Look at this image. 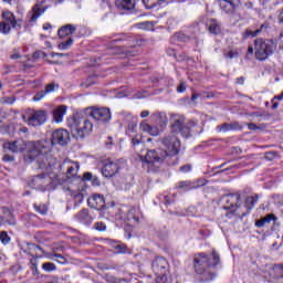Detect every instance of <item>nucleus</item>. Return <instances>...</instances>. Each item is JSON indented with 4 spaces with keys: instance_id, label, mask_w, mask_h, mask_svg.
I'll list each match as a JSON object with an SVG mask.
<instances>
[{
    "instance_id": "obj_37",
    "label": "nucleus",
    "mask_w": 283,
    "mask_h": 283,
    "mask_svg": "<svg viewBox=\"0 0 283 283\" xmlns=\"http://www.w3.org/2000/svg\"><path fill=\"white\" fill-rule=\"evenodd\" d=\"M36 258L39 256H35L34 259H31V271L33 273V275H39L40 272H39V262L36 261Z\"/></svg>"
},
{
    "instance_id": "obj_48",
    "label": "nucleus",
    "mask_w": 283,
    "mask_h": 283,
    "mask_svg": "<svg viewBox=\"0 0 283 283\" xmlns=\"http://www.w3.org/2000/svg\"><path fill=\"white\" fill-rule=\"evenodd\" d=\"M29 251H41L43 253V248H40L38 244L29 243Z\"/></svg>"
},
{
    "instance_id": "obj_36",
    "label": "nucleus",
    "mask_w": 283,
    "mask_h": 283,
    "mask_svg": "<svg viewBox=\"0 0 283 283\" xmlns=\"http://www.w3.org/2000/svg\"><path fill=\"white\" fill-rule=\"evenodd\" d=\"M72 45H74V39L70 38L67 41L65 42H61L57 48L60 50H69V48H72Z\"/></svg>"
},
{
    "instance_id": "obj_51",
    "label": "nucleus",
    "mask_w": 283,
    "mask_h": 283,
    "mask_svg": "<svg viewBox=\"0 0 283 283\" xmlns=\"http://www.w3.org/2000/svg\"><path fill=\"white\" fill-rule=\"evenodd\" d=\"M248 125V129H250V132H255V129H260V127H258V125L253 124V123H249Z\"/></svg>"
},
{
    "instance_id": "obj_52",
    "label": "nucleus",
    "mask_w": 283,
    "mask_h": 283,
    "mask_svg": "<svg viewBox=\"0 0 283 283\" xmlns=\"http://www.w3.org/2000/svg\"><path fill=\"white\" fill-rule=\"evenodd\" d=\"M54 56H60V59H63V56H69L67 53H51V59H54Z\"/></svg>"
},
{
    "instance_id": "obj_50",
    "label": "nucleus",
    "mask_w": 283,
    "mask_h": 283,
    "mask_svg": "<svg viewBox=\"0 0 283 283\" xmlns=\"http://www.w3.org/2000/svg\"><path fill=\"white\" fill-rule=\"evenodd\" d=\"M180 171H182L184 174H188V171H191V165H184L180 168Z\"/></svg>"
},
{
    "instance_id": "obj_16",
    "label": "nucleus",
    "mask_w": 283,
    "mask_h": 283,
    "mask_svg": "<svg viewBox=\"0 0 283 283\" xmlns=\"http://www.w3.org/2000/svg\"><path fill=\"white\" fill-rule=\"evenodd\" d=\"M48 10L46 7L43 4L36 3L35 6L32 7V10L28 13V19L30 23H36L39 20V17L42 14H45V11Z\"/></svg>"
},
{
    "instance_id": "obj_30",
    "label": "nucleus",
    "mask_w": 283,
    "mask_h": 283,
    "mask_svg": "<svg viewBox=\"0 0 283 283\" xmlns=\"http://www.w3.org/2000/svg\"><path fill=\"white\" fill-rule=\"evenodd\" d=\"M130 140L134 149H136L137 147H145V143H143V135L140 134H135L130 136Z\"/></svg>"
},
{
    "instance_id": "obj_4",
    "label": "nucleus",
    "mask_w": 283,
    "mask_h": 283,
    "mask_svg": "<svg viewBox=\"0 0 283 283\" xmlns=\"http://www.w3.org/2000/svg\"><path fill=\"white\" fill-rule=\"evenodd\" d=\"M67 127L71 129L73 138H85L91 134L94 125L90 119L81 118L78 115H72L67 118Z\"/></svg>"
},
{
    "instance_id": "obj_24",
    "label": "nucleus",
    "mask_w": 283,
    "mask_h": 283,
    "mask_svg": "<svg viewBox=\"0 0 283 283\" xmlns=\"http://www.w3.org/2000/svg\"><path fill=\"white\" fill-rule=\"evenodd\" d=\"M240 4H235V2H231L228 0H221L220 2V9L226 12V14H231V12L235 11V8H238Z\"/></svg>"
},
{
    "instance_id": "obj_41",
    "label": "nucleus",
    "mask_w": 283,
    "mask_h": 283,
    "mask_svg": "<svg viewBox=\"0 0 283 283\" xmlns=\"http://www.w3.org/2000/svg\"><path fill=\"white\" fill-rule=\"evenodd\" d=\"M96 231H107V226L103 221H98L94 224Z\"/></svg>"
},
{
    "instance_id": "obj_63",
    "label": "nucleus",
    "mask_w": 283,
    "mask_h": 283,
    "mask_svg": "<svg viewBox=\"0 0 283 283\" xmlns=\"http://www.w3.org/2000/svg\"><path fill=\"white\" fill-rule=\"evenodd\" d=\"M200 98V95L198 93H193L191 96V101H198Z\"/></svg>"
},
{
    "instance_id": "obj_23",
    "label": "nucleus",
    "mask_w": 283,
    "mask_h": 283,
    "mask_svg": "<svg viewBox=\"0 0 283 283\" xmlns=\"http://www.w3.org/2000/svg\"><path fill=\"white\" fill-rule=\"evenodd\" d=\"M67 113V106L61 105L53 109V120L55 123H63V116Z\"/></svg>"
},
{
    "instance_id": "obj_26",
    "label": "nucleus",
    "mask_w": 283,
    "mask_h": 283,
    "mask_svg": "<svg viewBox=\"0 0 283 283\" xmlns=\"http://www.w3.org/2000/svg\"><path fill=\"white\" fill-rule=\"evenodd\" d=\"M142 132H145L146 134H149L150 136H158L160 134V130L156 126H151L147 124L146 122H142L139 125Z\"/></svg>"
},
{
    "instance_id": "obj_9",
    "label": "nucleus",
    "mask_w": 283,
    "mask_h": 283,
    "mask_svg": "<svg viewBox=\"0 0 283 283\" xmlns=\"http://www.w3.org/2000/svg\"><path fill=\"white\" fill-rule=\"evenodd\" d=\"M240 193H232L224 197L226 206H223V209L226 211H229L227 213V218H231L235 213V210L240 208Z\"/></svg>"
},
{
    "instance_id": "obj_44",
    "label": "nucleus",
    "mask_w": 283,
    "mask_h": 283,
    "mask_svg": "<svg viewBox=\"0 0 283 283\" xmlns=\"http://www.w3.org/2000/svg\"><path fill=\"white\" fill-rule=\"evenodd\" d=\"M56 87H59V85H56V84H54V83L48 84V85L45 86L44 92H45L46 94H52V92H54V91L56 90Z\"/></svg>"
},
{
    "instance_id": "obj_42",
    "label": "nucleus",
    "mask_w": 283,
    "mask_h": 283,
    "mask_svg": "<svg viewBox=\"0 0 283 283\" xmlns=\"http://www.w3.org/2000/svg\"><path fill=\"white\" fill-rule=\"evenodd\" d=\"M14 101H17V97H14V96L1 98V103H3L4 105H13Z\"/></svg>"
},
{
    "instance_id": "obj_57",
    "label": "nucleus",
    "mask_w": 283,
    "mask_h": 283,
    "mask_svg": "<svg viewBox=\"0 0 283 283\" xmlns=\"http://www.w3.org/2000/svg\"><path fill=\"white\" fill-rule=\"evenodd\" d=\"M244 8H247L248 10H253V2H251V1L245 2Z\"/></svg>"
},
{
    "instance_id": "obj_17",
    "label": "nucleus",
    "mask_w": 283,
    "mask_h": 283,
    "mask_svg": "<svg viewBox=\"0 0 283 283\" xmlns=\"http://www.w3.org/2000/svg\"><path fill=\"white\" fill-rule=\"evenodd\" d=\"M199 187H205V182L201 180L191 181H179L176 186V189H181L182 191H191V189H198Z\"/></svg>"
},
{
    "instance_id": "obj_10",
    "label": "nucleus",
    "mask_w": 283,
    "mask_h": 283,
    "mask_svg": "<svg viewBox=\"0 0 283 283\" xmlns=\"http://www.w3.org/2000/svg\"><path fill=\"white\" fill-rule=\"evenodd\" d=\"M50 182H51L50 176L43 174V175L34 176L29 181V186L32 189H36L38 191H45V189H48V186L50 185Z\"/></svg>"
},
{
    "instance_id": "obj_49",
    "label": "nucleus",
    "mask_w": 283,
    "mask_h": 283,
    "mask_svg": "<svg viewBox=\"0 0 283 283\" xmlns=\"http://www.w3.org/2000/svg\"><path fill=\"white\" fill-rule=\"evenodd\" d=\"M3 163H12L14 160V156L6 154L2 157Z\"/></svg>"
},
{
    "instance_id": "obj_43",
    "label": "nucleus",
    "mask_w": 283,
    "mask_h": 283,
    "mask_svg": "<svg viewBox=\"0 0 283 283\" xmlns=\"http://www.w3.org/2000/svg\"><path fill=\"white\" fill-rule=\"evenodd\" d=\"M8 216H9V219L2 218V222H7L8 224H11V226L17 224V221L14 220L12 212H8Z\"/></svg>"
},
{
    "instance_id": "obj_19",
    "label": "nucleus",
    "mask_w": 283,
    "mask_h": 283,
    "mask_svg": "<svg viewBox=\"0 0 283 283\" xmlns=\"http://www.w3.org/2000/svg\"><path fill=\"white\" fill-rule=\"evenodd\" d=\"M60 167L61 169H63V167L66 168V178H74V176L78 174V163L64 160L63 165H61Z\"/></svg>"
},
{
    "instance_id": "obj_32",
    "label": "nucleus",
    "mask_w": 283,
    "mask_h": 283,
    "mask_svg": "<svg viewBox=\"0 0 283 283\" xmlns=\"http://www.w3.org/2000/svg\"><path fill=\"white\" fill-rule=\"evenodd\" d=\"M139 30H154V22L145 21L136 24Z\"/></svg>"
},
{
    "instance_id": "obj_18",
    "label": "nucleus",
    "mask_w": 283,
    "mask_h": 283,
    "mask_svg": "<svg viewBox=\"0 0 283 283\" xmlns=\"http://www.w3.org/2000/svg\"><path fill=\"white\" fill-rule=\"evenodd\" d=\"M4 149L8 151H12L13 154H20L25 149V143L23 140H14L4 143Z\"/></svg>"
},
{
    "instance_id": "obj_31",
    "label": "nucleus",
    "mask_w": 283,
    "mask_h": 283,
    "mask_svg": "<svg viewBox=\"0 0 283 283\" xmlns=\"http://www.w3.org/2000/svg\"><path fill=\"white\" fill-rule=\"evenodd\" d=\"M258 200H260V197L258 195L250 196L245 199V207L249 211H251L255 205H258Z\"/></svg>"
},
{
    "instance_id": "obj_20",
    "label": "nucleus",
    "mask_w": 283,
    "mask_h": 283,
    "mask_svg": "<svg viewBox=\"0 0 283 283\" xmlns=\"http://www.w3.org/2000/svg\"><path fill=\"white\" fill-rule=\"evenodd\" d=\"M206 27L210 34L218 35V34H221V32H222V23H220V21H218L216 19L208 20V22L206 23Z\"/></svg>"
},
{
    "instance_id": "obj_34",
    "label": "nucleus",
    "mask_w": 283,
    "mask_h": 283,
    "mask_svg": "<svg viewBox=\"0 0 283 283\" xmlns=\"http://www.w3.org/2000/svg\"><path fill=\"white\" fill-rule=\"evenodd\" d=\"M11 240L12 239L10 238V235H8L7 231H1L0 232L1 244L8 245V244H10Z\"/></svg>"
},
{
    "instance_id": "obj_60",
    "label": "nucleus",
    "mask_w": 283,
    "mask_h": 283,
    "mask_svg": "<svg viewBox=\"0 0 283 283\" xmlns=\"http://www.w3.org/2000/svg\"><path fill=\"white\" fill-rule=\"evenodd\" d=\"M19 132H21V134H28L29 129H28V127L22 126L19 128Z\"/></svg>"
},
{
    "instance_id": "obj_38",
    "label": "nucleus",
    "mask_w": 283,
    "mask_h": 283,
    "mask_svg": "<svg viewBox=\"0 0 283 283\" xmlns=\"http://www.w3.org/2000/svg\"><path fill=\"white\" fill-rule=\"evenodd\" d=\"M136 208H130L127 213L128 220H134V222H138V214Z\"/></svg>"
},
{
    "instance_id": "obj_40",
    "label": "nucleus",
    "mask_w": 283,
    "mask_h": 283,
    "mask_svg": "<svg viewBox=\"0 0 283 283\" xmlns=\"http://www.w3.org/2000/svg\"><path fill=\"white\" fill-rule=\"evenodd\" d=\"M45 96H48V93H45V91H40L33 96V101L35 102L43 101Z\"/></svg>"
},
{
    "instance_id": "obj_5",
    "label": "nucleus",
    "mask_w": 283,
    "mask_h": 283,
    "mask_svg": "<svg viewBox=\"0 0 283 283\" xmlns=\"http://www.w3.org/2000/svg\"><path fill=\"white\" fill-rule=\"evenodd\" d=\"M255 59L258 61H266L269 56L275 54L277 42L273 39L258 38L254 40Z\"/></svg>"
},
{
    "instance_id": "obj_56",
    "label": "nucleus",
    "mask_w": 283,
    "mask_h": 283,
    "mask_svg": "<svg viewBox=\"0 0 283 283\" xmlns=\"http://www.w3.org/2000/svg\"><path fill=\"white\" fill-rule=\"evenodd\" d=\"M273 156H275V153H266L265 154L266 160H273Z\"/></svg>"
},
{
    "instance_id": "obj_58",
    "label": "nucleus",
    "mask_w": 283,
    "mask_h": 283,
    "mask_svg": "<svg viewBox=\"0 0 283 283\" xmlns=\"http://www.w3.org/2000/svg\"><path fill=\"white\" fill-rule=\"evenodd\" d=\"M147 116H149V111H143V112L140 113V117H142V118H147Z\"/></svg>"
},
{
    "instance_id": "obj_27",
    "label": "nucleus",
    "mask_w": 283,
    "mask_h": 283,
    "mask_svg": "<svg viewBox=\"0 0 283 283\" xmlns=\"http://www.w3.org/2000/svg\"><path fill=\"white\" fill-rule=\"evenodd\" d=\"M145 8L147 10H151L153 8H156V6H167V3H171V0H142Z\"/></svg>"
},
{
    "instance_id": "obj_29",
    "label": "nucleus",
    "mask_w": 283,
    "mask_h": 283,
    "mask_svg": "<svg viewBox=\"0 0 283 283\" xmlns=\"http://www.w3.org/2000/svg\"><path fill=\"white\" fill-rule=\"evenodd\" d=\"M136 127H138V119L136 117H132L130 122L127 125L126 134L128 136H135L136 135Z\"/></svg>"
},
{
    "instance_id": "obj_62",
    "label": "nucleus",
    "mask_w": 283,
    "mask_h": 283,
    "mask_svg": "<svg viewBox=\"0 0 283 283\" xmlns=\"http://www.w3.org/2000/svg\"><path fill=\"white\" fill-rule=\"evenodd\" d=\"M85 180H92V172L84 174Z\"/></svg>"
},
{
    "instance_id": "obj_11",
    "label": "nucleus",
    "mask_w": 283,
    "mask_h": 283,
    "mask_svg": "<svg viewBox=\"0 0 283 283\" xmlns=\"http://www.w3.org/2000/svg\"><path fill=\"white\" fill-rule=\"evenodd\" d=\"M48 122V111H34L28 118V125L31 127H41Z\"/></svg>"
},
{
    "instance_id": "obj_2",
    "label": "nucleus",
    "mask_w": 283,
    "mask_h": 283,
    "mask_svg": "<svg viewBox=\"0 0 283 283\" xmlns=\"http://www.w3.org/2000/svg\"><path fill=\"white\" fill-rule=\"evenodd\" d=\"M52 140L51 139H40L35 142H30V151L31 156H39L40 160V168L41 169H52L53 165L55 164V160H52L48 154L52 151Z\"/></svg>"
},
{
    "instance_id": "obj_61",
    "label": "nucleus",
    "mask_w": 283,
    "mask_h": 283,
    "mask_svg": "<svg viewBox=\"0 0 283 283\" xmlns=\"http://www.w3.org/2000/svg\"><path fill=\"white\" fill-rule=\"evenodd\" d=\"M237 84L238 85H244V77H238L237 78Z\"/></svg>"
},
{
    "instance_id": "obj_39",
    "label": "nucleus",
    "mask_w": 283,
    "mask_h": 283,
    "mask_svg": "<svg viewBox=\"0 0 283 283\" xmlns=\"http://www.w3.org/2000/svg\"><path fill=\"white\" fill-rule=\"evenodd\" d=\"M176 38L181 43H187V42L191 41V38L185 33H176Z\"/></svg>"
},
{
    "instance_id": "obj_3",
    "label": "nucleus",
    "mask_w": 283,
    "mask_h": 283,
    "mask_svg": "<svg viewBox=\"0 0 283 283\" xmlns=\"http://www.w3.org/2000/svg\"><path fill=\"white\" fill-rule=\"evenodd\" d=\"M195 271L198 275H209L206 277L207 281L213 280L216 277L214 273L209 272V269H216L220 264V254L212 251V259H209L206 253H199L195 256Z\"/></svg>"
},
{
    "instance_id": "obj_33",
    "label": "nucleus",
    "mask_w": 283,
    "mask_h": 283,
    "mask_svg": "<svg viewBox=\"0 0 283 283\" xmlns=\"http://www.w3.org/2000/svg\"><path fill=\"white\" fill-rule=\"evenodd\" d=\"M224 59H238L240 56V52L238 50H230L223 52Z\"/></svg>"
},
{
    "instance_id": "obj_35",
    "label": "nucleus",
    "mask_w": 283,
    "mask_h": 283,
    "mask_svg": "<svg viewBox=\"0 0 283 283\" xmlns=\"http://www.w3.org/2000/svg\"><path fill=\"white\" fill-rule=\"evenodd\" d=\"M42 269L45 271V273H52V271H56V264L46 262L42 264Z\"/></svg>"
},
{
    "instance_id": "obj_45",
    "label": "nucleus",
    "mask_w": 283,
    "mask_h": 283,
    "mask_svg": "<svg viewBox=\"0 0 283 283\" xmlns=\"http://www.w3.org/2000/svg\"><path fill=\"white\" fill-rule=\"evenodd\" d=\"M219 132H223V134H226V132H231V124L229 123H224L221 126H218Z\"/></svg>"
},
{
    "instance_id": "obj_6",
    "label": "nucleus",
    "mask_w": 283,
    "mask_h": 283,
    "mask_svg": "<svg viewBox=\"0 0 283 283\" xmlns=\"http://www.w3.org/2000/svg\"><path fill=\"white\" fill-rule=\"evenodd\" d=\"M153 273L156 275L157 283H166L169 275V262L165 256H157L151 263Z\"/></svg>"
},
{
    "instance_id": "obj_64",
    "label": "nucleus",
    "mask_w": 283,
    "mask_h": 283,
    "mask_svg": "<svg viewBox=\"0 0 283 283\" xmlns=\"http://www.w3.org/2000/svg\"><path fill=\"white\" fill-rule=\"evenodd\" d=\"M253 52L255 53V49H253V46L248 48V54H253Z\"/></svg>"
},
{
    "instance_id": "obj_8",
    "label": "nucleus",
    "mask_w": 283,
    "mask_h": 283,
    "mask_svg": "<svg viewBox=\"0 0 283 283\" xmlns=\"http://www.w3.org/2000/svg\"><path fill=\"white\" fill-rule=\"evenodd\" d=\"M86 116L97 123V125H105L112 120V112L109 108L90 107L85 111Z\"/></svg>"
},
{
    "instance_id": "obj_47",
    "label": "nucleus",
    "mask_w": 283,
    "mask_h": 283,
    "mask_svg": "<svg viewBox=\"0 0 283 283\" xmlns=\"http://www.w3.org/2000/svg\"><path fill=\"white\" fill-rule=\"evenodd\" d=\"M54 258H56V262H59V264H67V259H65L62 254L55 253Z\"/></svg>"
},
{
    "instance_id": "obj_28",
    "label": "nucleus",
    "mask_w": 283,
    "mask_h": 283,
    "mask_svg": "<svg viewBox=\"0 0 283 283\" xmlns=\"http://www.w3.org/2000/svg\"><path fill=\"white\" fill-rule=\"evenodd\" d=\"M269 28L268 23L261 24V27L254 31H251L250 29H247L245 34L247 36H251L252 39H255V36H260L262 32H266V29Z\"/></svg>"
},
{
    "instance_id": "obj_54",
    "label": "nucleus",
    "mask_w": 283,
    "mask_h": 283,
    "mask_svg": "<svg viewBox=\"0 0 283 283\" xmlns=\"http://www.w3.org/2000/svg\"><path fill=\"white\" fill-rule=\"evenodd\" d=\"M105 145L106 147H112L114 145V139L112 137H107Z\"/></svg>"
},
{
    "instance_id": "obj_55",
    "label": "nucleus",
    "mask_w": 283,
    "mask_h": 283,
    "mask_svg": "<svg viewBox=\"0 0 283 283\" xmlns=\"http://www.w3.org/2000/svg\"><path fill=\"white\" fill-rule=\"evenodd\" d=\"M239 128H240V124H238V123L230 124V132H233V130L239 129Z\"/></svg>"
},
{
    "instance_id": "obj_59",
    "label": "nucleus",
    "mask_w": 283,
    "mask_h": 283,
    "mask_svg": "<svg viewBox=\"0 0 283 283\" xmlns=\"http://www.w3.org/2000/svg\"><path fill=\"white\" fill-rule=\"evenodd\" d=\"M11 59H12L13 61H17V59H21V54H19V53H13V54H11Z\"/></svg>"
},
{
    "instance_id": "obj_13",
    "label": "nucleus",
    "mask_w": 283,
    "mask_h": 283,
    "mask_svg": "<svg viewBox=\"0 0 283 283\" xmlns=\"http://www.w3.org/2000/svg\"><path fill=\"white\" fill-rule=\"evenodd\" d=\"M94 212L90 211L87 208H83L75 214V220L81 224H85V227H90L95 220Z\"/></svg>"
},
{
    "instance_id": "obj_12",
    "label": "nucleus",
    "mask_w": 283,
    "mask_h": 283,
    "mask_svg": "<svg viewBox=\"0 0 283 283\" xmlns=\"http://www.w3.org/2000/svg\"><path fill=\"white\" fill-rule=\"evenodd\" d=\"M52 145H62L65 146L70 143V133L64 128H59L52 134L51 139Z\"/></svg>"
},
{
    "instance_id": "obj_46",
    "label": "nucleus",
    "mask_w": 283,
    "mask_h": 283,
    "mask_svg": "<svg viewBox=\"0 0 283 283\" xmlns=\"http://www.w3.org/2000/svg\"><path fill=\"white\" fill-rule=\"evenodd\" d=\"M35 207V211H38V213H41V216H45V213H48V207L45 206H34Z\"/></svg>"
},
{
    "instance_id": "obj_21",
    "label": "nucleus",
    "mask_w": 283,
    "mask_h": 283,
    "mask_svg": "<svg viewBox=\"0 0 283 283\" xmlns=\"http://www.w3.org/2000/svg\"><path fill=\"white\" fill-rule=\"evenodd\" d=\"M115 4L118 10H126L127 12L136 9V0H116Z\"/></svg>"
},
{
    "instance_id": "obj_25",
    "label": "nucleus",
    "mask_w": 283,
    "mask_h": 283,
    "mask_svg": "<svg viewBox=\"0 0 283 283\" xmlns=\"http://www.w3.org/2000/svg\"><path fill=\"white\" fill-rule=\"evenodd\" d=\"M275 220H277V217H275V214H273V213H270V214L259 219L258 221H255V227L261 229L262 227H266V224H271V222H275Z\"/></svg>"
},
{
    "instance_id": "obj_53",
    "label": "nucleus",
    "mask_w": 283,
    "mask_h": 283,
    "mask_svg": "<svg viewBox=\"0 0 283 283\" xmlns=\"http://www.w3.org/2000/svg\"><path fill=\"white\" fill-rule=\"evenodd\" d=\"M185 90H187V86H185V83H181V84L177 87V92H179V94H182V92H185Z\"/></svg>"
},
{
    "instance_id": "obj_22",
    "label": "nucleus",
    "mask_w": 283,
    "mask_h": 283,
    "mask_svg": "<svg viewBox=\"0 0 283 283\" xmlns=\"http://www.w3.org/2000/svg\"><path fill=\"white\" fill-rule=\"evenodd\" d=\"M76 32V25L74 24H65L59 29L57 35L60 39H64V36H72Z\"/></svg>"
},
{
    "instance_id": "obj_14",
    "label": "nucleus",
    "mask_w": 283,
    "mask_h": 283,
    "mask_svg": "<svg viewBox=\"0 0 283 283\" xmlns=\"http://www.w3.org/2000/svg\"><path fill=\"white\" fill-rule=\"evenodd\" d=\"M87 205L90 209H95L96 211H103L105 209V197L99 193H93L87 199Z\"/></svg>"
},
{
    "instance_id": "obj_7",
    "label": "nucleus",
    "mask_w": 283,
    "mask_h": 283,
    "mask_svg": "<svg viewBox=\"0 0 283 283\" xmlns=\"http://www.w3.org/2000/svg\"><path fill=\"white\" fill-rule=\"evenodd\" d=\"M23 21L14 17V13L10 11L2 12V21L0 22V32L2 34H10V31L21 30Z\"/></svg>"
},
{
    "instance_id": "obj_1",
    "label": "nucleus",
    "mask_w": 283,
    "mask_h": 283,
    "mask_svg": "<svg viewBox=\"0 0 283 283\" xmlns=\"http://www.w3.org/2000/svg\"><path fill=\"white\" fill-rule=\"evenodd\" d=\"M171 133L166 135L161 143L164 149H150L146 155H137V160L142 163L143 169L148 174H156L163 167L164 163L169 165V158H174L180 151V139L176 134H181L182 138H191V127H196V122L189 120L185 123V116L172 115L170 118Z\"/></svg>"
},
{
    "instance_id": "obj_15",
    "label": "nucleus",
    "mask_w": 283,
    "mask_h": 283,
    "mask_svg": "<svg viewBox=\"0 0 283 283\" xmlns=\"http://www.w3.org/2000/svg\"><path fill=\"white\" fill-rule=\"evenodd\" d=\"M120 170V166L112 160H106L102 167V175L104 178H112Z\"/></svg>"
}]
</instances>
